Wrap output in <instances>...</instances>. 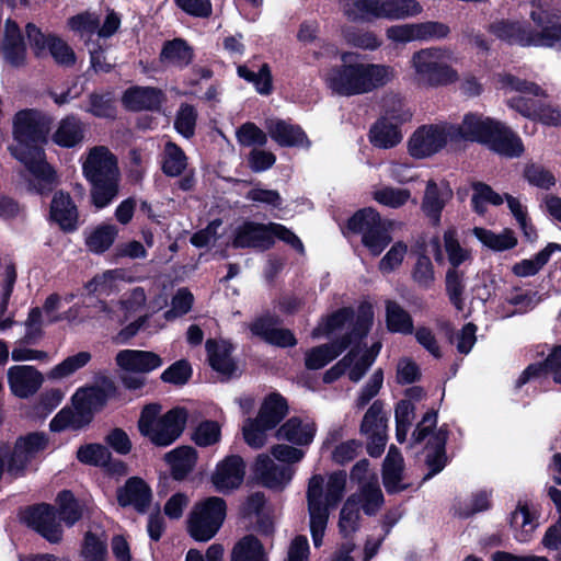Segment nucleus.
Listing matches in <instances>:
<instances>
[{"label": "nucleus", "instance_id": "obj_7", "mask_svg": "<svg viewBox=\"0 0 561 561\" xmlns=\"http://www.w3.org/2000/svg\"><path fill=\"white\" fill-rule=\"evenodd\" d=\"M227 502L219 496H208L194 504L186 519V531L196 542L211 540L227 517Z\"/></svg>", "mask_w": 561, "mask_h": 561}, {"label": "nucleus", "instance_id": "obj_40", "mask_svg": "<svg viewBox=\"0 0 561 561\" xmlns=\"http://www.w3.org/2000/svg\"><path fill=\"white\" fill-rule=\"evenodd\" d=\"M194 59V50L188 43L180 37L165 41L160 51V60L169 62L183 69L192 64Z\"/></svg>", "mask_w": 561, "mask_h": 561}, {"label": "nucleus", "instance_id": "obj_42", "mask_svg": "<svg viewBox=\"0 0 561 561\" xmlns=\"http://www.w3.org/2000/svg\"><path fill=\"white\" fill-rule=\"evenodd\" d=\"M230 561H268V556L261 540L250 534L234 543Z\"/></svg>", "mask_w": 561, "mask_h": 561}, {"label": "nucleus", "instance_id": "obj_26", "mask_svg": "<svg viewBox=\"0 0 561 561\" xmlns=\"http://www.w3.org/2000/svg\"><path fill=\"white\" fill-rule=\"evenodd\" d=\"M267 232V224L244 220L233 230L231 247L233 249L267 251L270 240Z\"/></svg>", "mask_w": 561, "mask_h": 561}, {"label": "nucleus", "instance_id": "obj_34", "mask_svg": "<svg viewBox=\"0 0 561 561\" xmlns=\"http://www.w3.org/2000/svg\"><path fill=\"white\" fill-rule=\"evenodd\" d=\"M73 409L65 407L59 410L49 422V430L53 433H61L67 430L81 431L88 427L93 420L77 403H72Z\"/></svg>", "mask_w": 561, "mask_h": 561}, {"label": "nucleus", "instance_id": "obj_56", "mask_svg": "<svg viewBox=\"0 0 561 561\" xmlns=\"http://www.w3.org/2000/svg\"><path fill=\"white\" fill-rule=\"evenodd\" d=\"M387 417L383 415V402L375 400L368 408L360 423V434L386 432Z\"/></svg>", "mask_w": 561, "mask_h": 561}, {"label": "nucleus", "instance_id": "obj_39", "mask_svg": "<svg viewBox=\"0 0 561 561\" xmlns=\"http://www.w3.org/2000/svg\"><path fill=\"white\" fill-rule=\"evenodd\" d=\"M368 136L370 144L380 149H391L402 140L400 128L385 117L373 124Z\"/></svg>", "mask_w": 561, "mask_h": 561}, {"label": "nucleus", "instance_id": "obj_10", "mask_svg": "<svg viewBox=\"0 0 561 561\" xmlns=\"http://www.w3.org/2000/svg\"><path fill=\"white\" fill-rule=\"evenodd\" d=\"M501 83L503 88L519 93L507 99V106L524 117L535 121L542 105V101L536 98H547V92L536 82L512 73L504 75Z\"/></svg>", "mask_w": 561, "mask_h": 561}, {"label": "nucleus", "instance_id": "obj_60", "mask_svg": "<svg viewBox=\"0 0 561 561\" xmlns=\"http://www.w3.org/2000/svg\"><path fill=\"white\" fill-rule=\"evenodd\" d=\"M413 280L424 289H428L435 280L434 265L427 254L420 253L412 270Z\"/></svg>", "mask_w": 561, "mask_h": 561}, {"label": "nucleus", "instance_id": "obj_2", "mask_svg": "<svg viewBox=\"0 0 561 561\" xmlns=\"http://www.w3.org/2000/svg\"><path fill=\"white\" fill-rule=\"evenodd\" d=\"M393 79V68L373 62H344L327 73V87L336 95L355 96L386 87Z\"/></svg>", "mask_w": 561, "mask_h": 561}, {"label": "nucleus", "instance_id": "obj_51", "mask_svg": "<svg viewBox=\"0 0 561 561\" xmlns=\"http://www.w3.org/2000/svg\"><path fill=\"white\" fill-rule=\"evenodd\" d=\"M471 187L473 190L471 207L478 215H484L486 211V204L500 206L505 201V194L503 196L500 195L484 182H472Z\"/></svg>", "mask_w": 561, "mask_h": 561}, {"label": "nucleus", "instance_id": "obj_14", "mask_svg": "<svg viewBox=\"0 0 561 561\" xmlns=\"http://www.w3.org/2000/svg\"><path fill=\"white\" fill-rule=\"evenodd\" d=\"M117 396L118 388L115 382L108 377H103L100 385L79 388L71 397V403H77L94 420L95 414L106 407L108 400Z\"/></svg>", "mask_w": 561, "mask_h": 561}, {"label": "nucleus", "instance_id": "obj_15", "mask_svg": "<svg viewBox=\"0 0 561 561\" xmlns=\"http://www.w3.org/2000/svg\"><path fill=\"white\" fill-rule=\"evenodd\" d=\"M48 220L64 233H73L80 226V213L69 192L53 190Z\"/></svg>", "mask_w": 561, "mask_h": 561}, {"label": "nucleus", "instance_id": "obj_11", "mask_svg": "<svg viewBox=\"0 0 561 561\" xmlns=\"http://www.w3.org/2000/svg\"><path fill=\"white\" fill-rule=\"evenodd\" d=\"M48 446L49 437L45 432L35 431L20 435L8 455L7 472L13 478L24 477L31 462Z\"/></svg>", "mask_w": 561, "mask_h": 561}, {"label": "nucleus", "instance_id": "obj_8", "mask_svg": "<svg viewBox=\"0 0 561 561\" xmlns=\"http://www.w3.org/2000/svg\"><path fill=\"white\" fill-rule=\"evenodd\" d=\"M346 229L362 236V244L371 256H379L392 242L390 224L373 207L356 210L346 221Z\"/></svg>", "mask_w": 561, "mask_h": 561}, {"label": "nucleus", "instance_id": "obj_35", "mask_svg": "<svg viewBox=\"0 0 561 561\" xmlns=\"http://www.w3.org/2000/svg\"><path fill=\"white\" fill-rule=\"evenodd\" d=\"M316 432L314 423L304 424L300 417L293 416L279 426L276 436L297 446H307L312 443Z\"/></svg>", "mask_w": 561, "mask_h": 561}, {"label": "nucleus", "instance_id": "obj_25", "mask_svg": "<svg viewBox=\"0 0 561 561\" xmlns=\"http://www.w3.org/2000/svg\"><path fill=\"white\" fill-rule=\"evenodd\" d=\"M116 497L119 506H133L138 513H146L152 501V491L142 478L130 477L117 489Z\"/></svg>", "mask_w": 561, "mask_h": 561}, {"label": "nucleus", "instance_id": "obj_28", "mask_svg": "<svg viewBox=\"0 0 561 561\" xmlns=\"http://www.w3.org/2000/svg\"><path fill=\"white\" fill-rule=\"evenodd\" d=\"M403 471V457L394 446H391L381 469L382 484L389 495L398 494L409 489V483H402Z\"/></svg>", "mask_w": 561, "mask_h": 561}, {"label": "nucleus", "instance_id": "obj_30", "mask_svg": "<svg viewBox=\"0 0 561 561\" xmlns=\"http://www.w3.org/2000/svg\"><path fill=\"white\" fill-rule=\"evenodd\" d=\"M115 360L123 370L141 374L150 373L162 365V358L158 354L141 350H122Z\"/></svg>", "mask_w": 561, "mask_h": 561}, {"label": "nucleus", "instance_id": "obj_47", "mask_svg": "<svg viewBox=\"0 0 561 561\" xmlns=\"http://www.w3.org/2000/svg\"><path fill=\"white\" fill-rule=\"evenodd\" d=\"M187 168V156L175 142L168 141L164 146L161 170L169 178H178Z\"/></svg>", "mask_w": 561, "mask_h": 561}, {"label": "nucleus", "instance_id": "obj_63", "mask_svg": "<svg viewBox=\"0 0 561 561\" xmlns=\"http://www.w3.org/2000/svg\"><path fill=\"white\" fill-rule=\"evenodd\" d=\"M193 374L192 366L187 359H179L171 364L162 374L161 380L174 386H183L188 382Z\"/></svg>", "mask_w": 561, "mask_h": 561}, {"label": "nucleus", "instance_id": "obj_33", "mask_svg": "<svg viewBox=\"0 0 561 561\" xmlns=\"http://www.w3.org/2000/svg\"><path fill=\"white\" fill-rule=\"evenodd\" d=\"M85 135L83 122L75 114L66 115L58 124L51 136L53 141L61 148H75L79 146Z\"/></svg>", "mask_w": 561, "mask_h": 561}, {"label": "nucleus", "instance_id": "obj_27", "mask_svg": "<svg viewBox=\"0 0 561 561\" xmlns=\"http://www.w3.org/2000/svg\"><path fill=\"white\" fill-rule=\"evenodd\" d=\"M485 146L493 152L507 158H518L525 151L520 137L499 121H496Z\"/></svg>", "mask_w": 561, "mask_h": 561}, {"label": "nucleus", "instance_id": "obj_4", "mask_svg": "<svg viewBox=\"0 0 561 561\" xmlns=\"http://www.w3.org/2000/svg\"><path fill=\"white\" fill-rule=\"evenodd\" d=\"M82 174L91 186V204L96 209L106 208L118 197V159L107 147L96 146L89 151L82 164Z\"/></svg>", "mask_w": 561, "mask_h": 561}, {"label": "nucleus", "instance_id": "obj_45", "mask_svg": "<svg viewBox=\"0 0 561 561\" xmlns=\"http://www.w3.org/2000/svg\"><path fill=\"white\" fill-rule=\"evenodd\" d=\"M445 206L446 199L442 196V192L437 183L433 180H430L425 187L421 208L425 216L430 219L433 227L439 226L442 213Z\"/></svg>", "mask_w": 561, "mask_h": 561}, {"label": "nucleus", "instance_id": "obj_31", "mask_svg": "<svg viewBox=\"0 0 561 561\" xmlns=\"http://www.w3.org/2000/svg\"><path fill=\"white\" fill-rule=\"evenodd\" d=\"M79 462L93 467H105L115 472L125 470L126 466L122 460H112V454L102 444L89 443L81 445L77 450Z\"/></svg>", "mask_w": 561, "mask_h": 561}, {"label": "nucleus", "instance_id": "obj_12", "mask_svg": "<svg viewBox=\"0 0 561 561\" xmlns=\"http://www.w3.org/2000/svg\"><path fill=\"white\" fill-rule=\"evenodd\" d=\"M450 139V129L437 124L422 125L410 136L408 152L414 159H424L442 151Z\"/></svg>", "mask_w": 561, "mask_h": 561}, {"label": "nucleus", "instance_id": "obj_58", "mask_svg": "<svg viewBox=\"0 0 561 561\" xmlns=\"http://www.w3.org/2000/svg\"><path fill=\"white\" fill-rule=\"evenodd\" d=\"M523 176L530 185L541 190L548 191L556 184L553 173L543 165L535 162L525 165Z\"/></svg>", "mask_w": 561, "mask_h": 561}, {"label": "nucleus", "instance_id": "obj_13", "mask_svg": "<svg viewBox=\"0 0 561 561\" xmlns=\"http://www.w3.org/2000/svg\"><path fill=\"white\" fill-rule=\"evenodd\" d=\"M27 527L36 531L50 543L62 540L64 530L57 522L56 507L48 503H38L25 508L22 517Z\"/></svg>", "mask_w": 561, "mask_h": 561}, {"label": "nucleus", "instance_id": "obj_46", "mask_svg": "<svg viewBox=\"0 0 561 561\" xmlns=\"http://www.w3.org/2000/svg\"><path fill=\"white\" fill-rule=\"evenodd\" d=\"M386 325L391 333L412 334L414 331L411 314L397 301H386Z\"/></svg>", "mask_w": 561, "mask_h": 561}, {"label": "nucleus", "instance_id": "obj_41", "mask_svg": "<svg viewBox=\"0 0 561 561\" xmlns=\"http://www.w3.org/2000/svg\"><path fill=\"white\" fill-rule=\"evenodd\" d=\"M84 111L96 118L116 119L117 105L114 92L111 90L91 92L88 95V104Z\"/></svg>", "mask_w": 561, "mask_h": 561}, {"label": "nucleus", "instance_id": "obj_24", "mask_svg": "<svg viewBox=\"0 0 561 561\" xmlns=\"http://www.w3.org/2000/svg\"><path fill=\"white\" fill-rule=\"evenodd\" d=\"M207 362L213 370L230 379L236 376L238 365L232 358L234 346L230 341L208 339L205 342Z\"/></svg>", "mask_w": 561, "mask_h": 561}, {"label": "nucleus", "instance_id": "obj_1", "mask_svg": "<svg viewBox=\"0 0 561 561\" xmlns=\"http://www.w3.org/2000/svg\"><path fill=\"white\" fill-rule=\"evenodd\" d=\"M12 129L18 145L11 149V153L31 173L26 179L27 192L43 198L48 197L59 183L57 172L46 161L41 146L47 141L49 119L38 110H20L13 117Z\"/></svg>", "mask_w": 561, "mask_h": 561}, {"label": "nucleus", "instance_id": "obj_22", "mask_svg": "<svg viewBox=\"0 0 561 561\" xmlns=\"http://www.w3.org/2000/svg\"><path fill=\"white\" fill-rule=\"evenodd\" d=\"M44 377L34 366L14 365L8 369V383L11 392L26 399L35 394L42 387Z\"/></svg>", "mask_w": 561, "mask_h": 561}, {"label": "nucleus", "instance_id": "obj_43", "mask_svg": "<svg viewBox=\"0 0 561 561\" xmlns=\"http://www.w3.org/2000/svg\"><path fill=\"white\" fill-rule=\"evenodd\" d=\"M535 519L536 515L530 512L528 503L519 501L516 510L511 513L508 520L511 528L518 531L514 535L518 542L529 541L536 528V525H534Z\"/></svg>", "mask_w": 561, "mask_h": 561}, {"label": "nucleus", "instance_id": "obj_54", "mask_svg": "<svg viewBox=\"0 0 561 561\" xmlns=\"http://www.w3.org/2000/svg\"><path fill=\"white\" fill-rule=\"evenodd\" d=\"M191 439L202 448L214 446L221 440V426L215 420H204L194 428Z\"/></svg>", "mask_w": 561, "mask_h": 561}, {"label": "nucleus", "instance_id": "obj_21", "mask_svg": "<svg viewBox=\"0 0 561 561\" xmlns=\"http://www.w3.org/2000/svg\"><path fill=\"white\" fill-rule=\"evenodd\" d=\"M548 375L557 385H561V345H554L543 360L529 364L516 379L515 389L519 390L531 379Z\"/></svg>", "mask_w": 561, "mask_h": 561}, {"label": "nucleus", "instance_id": "obj_5", "mask_svg": "<svg viewBox=\"0 0 561 561\" xmlns=\"http://www.w3.org/2000/svg\"><path fill=\"white\" fill-rule=\"evenodd\" d=\"M530 16L540 31L510 20L496 21L490 25L489 30L496 38L510 45L561 49V22L545 21L542 14L536 12H531Z\"/></svg>", "mask_w": 561, "mask_h": 561}, {"label": "nucleus", "instance_id": "obj_18", "mask_svg": "<svg viewBox=\"0 0 561 561\" xmlns=\"http://www.w3.org/2000/svg\"><path fill=\"white\" fill-rule=\"evenodd\" d=\"M496 119L478 113H467L460 125H450V140H466L485 145Z\"/></svg>", "mask_w": 561, "mask_h": 561}, {"label": "nucleus", "instance_id": "obj_64", "mask_svg": "<svg viewBox=\"0 0 561 561\" xmlns=\"http://www.w3.org/2000/svg\"><path fill=\"white\" fill-rule=\"evenodd\" d=\"M47 51L59 66L72 67L76 64L77 57L73 49L58 35L50 37Z\"/></svg>", "mask_w": 561, "mask_h": 561}, {"label": "nucleus", "instance_id": "obj_23", "mask_svg": "<svg viewBox=\"0 0 561 561\" xmlns=\"http://www.w3.org/2000/svg\"><path fill=\"white\" fill-rule=\"evenodd\" d=\"M1 50L7 64L13 68H21L26 65L27 47L19 24L7 19L2 38Z\"/></svg>", "mask_w": 561, "mask_h": 561}, {"label": "nucleus", "instance_id": "obj_36", "mask_svg": "<svg viewBox=\"0 0 561 561\" xmlns=\"http://www.w3.org/2000/svg\"><path fill=\"white\" fill-rule=\"evenodd\" d=\"M288 402L278 392H272L265 397L256 419L264 424L265 428H275L287 415Z\"/></svg>", "mask_w": 561, "mask_h": 561}, {"label": "nucleus", "instance_id": "obj_19", "mask_svg": "<svg viewBox=\"0 0 561 561\" xmlns=\"http://www.w3.org/2000/svg\"><path fill=\"white\" fill-rule=\"evenodd\" d=\"M245 462L239 455L226 456L216 466L211 483L216 491L227 493L238 489L244 480Z\"/></svg>", "mask_w": 561, "mask_h": 561}, {"label": "nucleus", "instance_id": "obj_53", "mask_svg": "<svg viewBox=\"0 0 561 561\" xmlns=\"http://www.w3.org/2000/svg\"><path fill=\"white\" fill-rule=\"evenodd\" d=\"M92 358L90 352L81 351L75 355L66 357L62 362L54 366L47 374L48 379L59 380L75 374L83 368Z\"/></svg>", "mask_w": 561, "mask_h": 561}, {"label": "nucleus", "instance_id": "obj_52", "mask_svg": "<svg viewBox=\"0 0 561 561\" xmlns=\"http://www.w3.org/2000/svg\"><path fill=\"white\" fill-rule=\"evenodd\" d=\"M117 234L116 226L100 225L85 238V245L91 252L102 254L113 245Z\"/></svg>", "mask_w": 561, "mask_h": 561}, {"label": "nucleus", "instance_id": "obj_55", "mask_svg": "<svg viewBox=\"0 0 561 561\" xmlns=\"http://www.w3.org/2000/svg\"><path fill=\"white\" fill-rule=\"evenodd\" d=\"M446 294L449 298L450 304L458 310H463V273L459 272L455 267H450L446 272L445 278Z\"/></svg>", "mask_w": 561, "mask_h": 561}, {"label": "nucleus", "instance_id": "obj_48", "mask_svg": "<svg viewBox=\"0 0 561 561\" xmlns=\"http://www.w3.org/2000/svg\"><path fill=\"white\" fill-rule=\"evenodd\" d=\"M57 516L68 527H72L82 518V507L70 490H62L57 494Z\"/></svg>", "mask_w": 561, "mask_h": 561}, {"label": "nucleus", "instance_id": "obj_38", "mask_svg": "<svg viewBox=\"0 0 561 561\" xmlns=\"http://www.w3.org/2000/svg\"><path fill=\"white\" fill-rule=\"evenodd\" d=\"M472 233L484 247L494 252L508 251L518 244L515 232L511 228H504L501 233H495L483 227H474Z\"/></svg>", "mask_w": 561, "mask_h": 561}, {"label": "nucleus", "instance_id": "obj_44", "mask_svg": "<svg viewBox=\"0 0 561 561\" xmlns=\"http://www.w3.org/2000/svg\"><path fill=\"white\" fill-rule=\"evenodd\" d=\"M359 505L358 494H351L344 502L339 517V531L343 538L351 537L359 529Z\"/></svg>", "mask_w": 561, "mask_h": 561}, {"label": "nucleus", "instance_id": "obj_3", "mask_svg": "<svg viewBox=\"0 0 561 561\" xmlns=\"http://www.w3.org/2000/svg\"><path fill=\"white\" fill-rule=\"evenodd\" d=\"M346 478L344 470L332 472L327 482L325 493H323L324 478L321 474H313L308 481L306 497L310 534L316 548L323 542L330 508L336 507L343 500Z\"/></svg>", "mask_w": 561, "mask_h": 561}, {"label": "nucleus", "instance_id": "obj_17", "mask_svg": "<svg viewBox=\"0 0 561 561\" xmlns=\"http://www.w3.org/2000/svg\"><path fill=\"white\" fill-rule=\"evenodd\" d=\"M374 324V308L370 302L363 301L357 307L356 319L350 332L339 339L327 343L334 358H337L352 344H359L365 339Z\"/></svg>", "mask_w": 561, "mask_h": 561}, {"label": "nucleus", "instance_id": "obj_32", "mask_svg": "<svg viewBox=\"0 0 561 561\" xmlns=\"http://www.w3.org/2000/svg\"><path fill=\"white\" fill-rule=\"evenodd\" d=\"M170 474L175 481H183L196 466L198 454L192 446H180L165 454Z\"/></svg>", "mask_w": 561, "mask_h": 561}, {"label": "nucleus", "instance_id": "obj_62", "mask_svg": "<svg viewBox=\"0 0 561 561\" xmlns=\"http://www.w3.org/2000/svg\"><path fill=\"white\" fill-rule=\"evenodd\" d=\"M82 556L91 561H105L107 554L106 540L101 539L95 533L88 530L83 536Z\"/></svg>", "mask_w": 561, "mask_h": 561}, {"label": "nucleus", "instance_id": "obj_16", "mask_svg": "<svg viewBox=\"0 0 561 561\" xmlns=\"http://www.w3.org/2000/svg\"><path fill=\"white\" fill-rule=\"evenodd\" d=\"M188 412L184 407H174L159 417L157 425L147 437L158 447L172 445L184 432Z\"/></svg>", "mask_w": 561, "mask_h": 561}, {"label": "nucleus", "instance_id": "obj_29", "mask_svg": "<svg viewBox=\"0 0 561 561\" xmlns=\"http://www.w3.org/2000/svg\"><path fill=\"white\" fill-rule=\"evenodd\" d=\"M270 137L283 148H309L311 141L300 125L290 124L284 119H275L267 125Z\"/></svg>", "mask_w": 561, "mask_h": 561}, {"label": "nucleus", "instance_id": "obj_61", "mask_svg": "<svg viewBox=\"0 0 561 561\" xmlns=\"http://www.w3.org/2000/svg\"><path fill=\"white\" fill-rule=\"evenodd\" d=\"M25 34L31 49L36 58L45 56L49 48L50 37L56 36L54 33L45 34L35 23L28 22L25 25Z\"/></svg>", "mask_w": 561, "mask_h": 561}, {"label": "nucleus", "instance_id": "obj_57", "mask_svg": "<svg viewBox=\"0 0 561 561\" xmlns=\"http://www.w3.org/2000/svg\"><path fill=\"white\" fill-rule=\"evenodd\" d=\"M197 111L194 105L182 103L176 112L174 119L175 130L186 139H191L195 135Z\"/></svg>", "mask_w": 561, "mask_h": 561}, {"label": "nucleus", "instance_id": "obj_59", "mask_svg": "<svg viewBox=\"0 0 561 561\" xmlns=\"http://www.w3.org/2000/svg\"><path fill=\"white\" fill-rule=\"evenodd\" d=\"M236 137L242 147H264L267 135L253 122L242 124L236 131Z\"/></svg>", "mask_w": 561, "mask_h": 561}, {"label": "nucleus", "instance_id": "obj_6", "mask_svg": "<svg viewBox=\"0 0 561 561\" xmlns=\"http://www.w3.org/2000/svg\"><path fill=\"white\" fill-rule=\"evenodd\" d=\"M342 9L345 18L355 23L404 20L422 11L416 0H345Z\"/></svg>", "mask_w": 561, "mask_h": 561}, {"label": "nucleus", "instance_id": "obj_50", "mask_svg": "<svg viewBox=\"0 0 561 561\" xmlns=\"http://www.w3.org/2000/svg\"><path fill=\"white\" fill-rule=\"evenodd\" d=\"M355 311L352 307H341L322 319V322L313 329L312 336L329 335L343 329L346 323L355 322Z\"/></svg>", "mask_w": 561, "mask_h": 561}, {"label": "nucleus", "instance_id": "obj_37", "mask_svg": "<svg viewBox=\"0 0 561 561\" xmlns=\"http://www.w3.org/2000/svg\"><path fill=\"white\" fill-rule=\"evenodd\" d=\"M556 252H561V243L548 242L546 247L531 259H524L515 263L512 267V273L517 277L535 276L543 268Z\"/></svg>", "mask_w": 561, "mask_h": 561}, {"label": "nucleus", "instance_id": "obj_20", "mask_svg": "<svg viewBox=\"0 0 561 561\" xmlns=\"http://www.w3.org/2000/svg\"><path fill=\"white\" fill-rule=\"evenodd\" d=\"M165 101L164 92L157 87L133 85L122 95V104L129 112H159Z\"/></svg>", "mask_w": 561, "mask_h": 561}, {"label": "nucleus", "instance_id": "obj_9", "mask_svg": "<svg viewBox=\"0 0 561 561\" xmlns=\"http://www.w3.org/2000/svg\"><path fill=\"white\" fill-rule=\"evenodd\" d=\"M420 84L428 88L455 83L459 76L456 69L440 60L439 49L424 48L415 51L411 59Z\"/></svg>", "mask_w": 561, "mask_h": 561}, {"label": "nucleus", "instance_id": "obj_49", "mask_svg": "<svg viewBox=\"0 0 561 561\" xmlns=\"http://www.w3.org/2000/svg\"><path fill=\"white\" fill-rule=\"evenodd\" d=\"M443 242L451 267L458 268L461 264L471 259L470 250L460 244L457 227L449 226L444 231Z\"/></svg>", "mask_w": 561, "mask_h": 561}]
</instances>
